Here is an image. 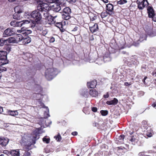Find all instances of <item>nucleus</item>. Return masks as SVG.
<instances>
[{"label":"nucleus","mask_w":156,"mask_h":156,"mask_svg":"<svg viewBox=\"0 0 156 156\" xmlns=\"http://www.w3.org/2000/svg\"><path fill=\"white\" fill-rule=\"evenodd\" d=\"M10 153L12 156H20L19 149L11 150L10 152Z\"/></svg>","instance_id":"22"},{"label":"nucleus","mask_w":156,"mask_h":156,"mask_svg":"<svg viewBox=\"0 0 156 156\" xmlns=\"http://www.w3.org/2000/svg\"><path fill=\"white\" fill-rule=\"evenodd\" d=\"M55 41V38L54 37H52L51 38H50L49 40V42L50 43H53V42H54Z\"/></svg>","instance_id":"48"},{"label":"nucleus","mask_w":156,"mask_h":156,"mask_svg":"<svg viewBox=\"0 0 156 156\" xmlns=\"http://www.w3.org/2000/svg\"><path fill=\"white\" fill-rule=\"evenodd\" d=\"M93 126L95 127H98V128H100L98 127L99 124L97 122H94V123H93Z\"/></svg>","instance_id":"49"},{"label":"nucleus","mask_w":156,"mask_h":156,"mask_svg":"<svg viewBox=\"0 0 156 156\" xmlns=\"http://www.w3.org/2000/svg\"><path fill=\"white\" fill-rule=\"evenodd\" d=\"M15 32L10 28H7L5 30L4 32V34L8 36H11L14 34Z\"/></svg>","instance_id":"17"},{"label":"nucleus","mask_w":156,"mask_h":156,"mask_svg":"<svg viewBox=\"0 0 156 156\" xmlns=\"http://www.w3.org/2000/svg\"><path fill=\"white\" fill-rule=\"evenodd\" d=\"M147 78V76H145L144 79L143 80V83L145 84V80H146Z\"/></svg>","instance_id":"61"},{"label":"nucleus","mask_w":156,"mask_h":156,"mask_svg":"<svg viewBox=\"0 0 156 156\" xmlns=\"http://www.w3.org/2000/svg\"><path fill=\"white\" fill-rule=\"evenodd\" d=\"M147 13L148 17L149 18H153L154 16L155 12L152 6H148L147 8Z\"/></svg>","instance_id":"11"},{"label":"nucleus","mask_w":156,"mask_h":156,"mask_svg":"<svg viewBox=\"0 0 156 156\" xmlns=\"http://www.w3.org/2000/svg\"><path fill=\"white\" fill-rule=\"evenodd\" d=\"M30 153L28 151H26L24 153L23 156H30Z\"/></svg>","instance_id":"43"},{"label":"nucleus","mask_w":156,"mask_h":156,"mask_svg":"<svg viewBox=\"0 0 156 156\" xmlns=\"http://www.w3.org/2000/svg\"><path fill=\"white\" fill-rule=\"evenodd\" d=\"M30 22L28 20H25L20 22H17L16 20H14L10 22V24L11 26L13 27H21L23 24H28Z\"/></svg>","instance_id":"6"},{"label":"nucleus","mask_w":156,"mask_h":156,"mask_svg":"<svg viewBox=\"0 0 156 156\" xmlns=\"http://www.w3.org/2000/svg\"><path fill=\"white\" fill-rule=\"evenodd\" d=\"M125 138V136L124 135L121 134L119 136L118 141L121 144H123Z\"/></svg>","instance_id":"30"},{"label":"nucleus","mask_w":156,"mask_h":156,"mask_svg":"<svg viewBox=\"0 0 156 156\" xmlns=\"http://www.w3.org/2000/svg\"><path fill=\"white\" fill-rule=\"evenodd\" d=\"M6 41V39L4 38H1L0 39V46H3L4 44H7Z\"/></svg>","instance_id":"33"},{"label":"nucleus","mask_w":156,"mask_h":156,"mask_svg":"<svg viewBox=\"0 0 156 156\" xmlns=\"http://www.w3.org/2000/svg\"><path fill=\"white\" fill-rule=\"evenodd\" d=\"M32 31L31 30H28L27 28H25L23 30V33L22 34L23 35H25V36H27L30 34L31 33Z\"/></svg>","instance_id":"28"},{"label":"nucleus","mask_w":156,"mask_h":156,"mask_svg":"<svg viewBox=\"0 0 156 156\" xmlns=\"http://www.w3.org/2000/svg\"><path fill=\"white\" fill-rule=\"evenodd\" d=\"M7 54L6 51H0V66L8 63L9 61L7 59Z\"/></svg>","instance_id":"4"},{"label":"nucleus","mask_w":156,"mask_h":156,"mask_svg":"<svg viewBox=\"0 0 156 156\" xmlns=\"http://www.w3.org/2000/svg\"><path fill=\"white\" fill-rule=\"evenodd\" d=\"M133 132H132L130 133V135L128 137V139L130 144L134 145L137 142L138 140L136 139V136L133 134Z\"/></svg>","instance_id":"7"},{"label":"nucleus","mask_w":156,"mask_h":156,"mask_svg":"<svg viewBox=\"0 0 156 156\" xmlns=\"http://www.w3.org/2000/svg\"><path fill=\"white\" fill-rule=\"evenodd\" d=\"M118 101L117 99L114 98L113 100L107 101L106 103L109 105H115L117 104Z\"/></svg>","instance_id":"19"},{"label":"nucleus","mask_w":156,"mask_h":156,"mask_svg":"<svg viewBox=\"0 0 156 156\" xmlns=\"http://www.w3.org/2000/svg\"><path fill=\"white\" fill-rule=\"evenodd\" d=\"M47 33V32L46 30H43L42 31L41 34L43 35L44 36H45Z\"/></svg>","instance_id":"52"},{"label":"nucleus","mask_w":156,"mask_h":156,"mask_svg":"<svg viewBox=\"0 0 156 156\" xmlns=\"http://www.w3.org/2000/svg\"><path fill=\"white\" fill-rule=\"evenodd\" d=\"M24 29V27H22L20 30H17V31L18 33H23Z\"/></svg>","instance_id":"46"},{"label":"nucleus","mask_w":156,"mask_h":156,"mask_svg":"<svg viewBox=\"0 0 156 156\" xmlns=\"http://www.w3.org/2000/svg\"><path fill=\"white\" fill-rule=\"evenodd\" d=\"M43 141L44 142H45L47 144L49 143L50 141L49 138H47L45 137L43 138Z\"/></svg>","instance_id":"38"},{"label":"nucleus","mask_w":156,"mask_h":156,"mask_svg":"<svg viewBox=\"0 0 156 156\" xmlns=\"http://www.w3.org/2000/svg\"><path fill=\"white\" fill-rule=\"evenodd\" d=\"M66 1L70 4H73L75 3L76 0H66Z\"/></svg>","instance_id":"45"},{"label":"nucleus","mask_w":156,"mask_h":156,"mask_svg":"<svg viewBox=\"0 0 156 156\" xmlns=\"http://www.w3.org/2000/svg\"><path fill=\"white\" fill-rule=\"evenodd\" d=\"M152 74L153 75V76L156 77V71H154L152 72Z\"/></svg>","instance_id":"59"},{"label":"nucleus","mask_w":156,"mask_h":156,"mask_svg":"<svg viewBox=\"0 0 156 156\" xmlns=\"http://www.w3.org/2000/svg\"><path fill=\"white\" fill-rule=\"evenodd\" d=\"M100 113L102 116H105L108 114V111L106 110H101L100 111Z\"/></svg>","instance_id":"37"},{"label":"nucleus","mask_w":156,"mask_h":156,"mask_svg":"<svg viewBox=\"0 0 156 156\" xmlns=\"http://www.w3.org/2000/svg\"><path fill=\"white\" fill-rule=\"evenodd\" d=\"M89 26V29L90 31L93 33L98 31L99 27L97 23H95L93 25Z\"/></svg>","instance_id":"13"},{"label":"nucleus","mask_w":156,"mask_h":156,"mask_svg":"<svg viewBox=\"0 0 156 156\" xmlns=\"http://www.w3.org/2000/svg\"><path fill=\"white\" fill-rule=\"evenodd\" d=\"M31 41V39L28 36H27L25 37H23L22 43L24 44H26L29 43Z\"/></svg>","instance_id":"20"},{"label":"nucleus","mask_w":156,"mask_h":156,"mask_svg":"<svg viewBox=\"0 0 156 156\" xmlns=\"http://www.w3.org/2000/svg\"><path fill=\"white\" fill-rule=\"evenodd\" d=\"M102 0L105 3H107L108 2V0Z\"/></svg>","instance_id":"62"},{"label":"nucleus","mask_w":156,"mask_h":156,"mask_svg":"<svg viewBox=\"0 0 156 156\" xmlns=\"http://www.w3.org/2000/svg\"><path fill=\"white\" fill-rule=\"evenodd\" d=\"M34 97L35 98V99L38 100V102L41 104V105H44V104L42 102V101L41 99H39L40 98V96L41 95L40 94L38 93H34Z\"/></svg>","instance_id":"21"},{"label":"nucleus","mask_w":156,"mask_h":156,"mask_svg":"<svg viewBox=\"0 0 156 156\" xmlns=\"http://www.w3.org/2000/svg\"><path fill=\"white\" fill-rule=\"evenodd\" d=\"M20 13H15L13 15V18L14 19L19 20L20 19L21 16H20Z\"/></svg>","instance_id":"32"},{"label":"nucleus","mask_w":156,"mask_h":156,"mask_svg":"<svg viewBox=\"0 0 156 156\" xmlns=\"http://www.w3.org/2000/svg\"><path fill=\"white\" fill-rule=\"evenodd\" d=\"M23 38V37L22 34H17L15 38L16 42H18L20 41H22Z\"/></svg>","instance_id":"26"},{"label":"nucleus","mask_w":156,"mask_h":156,"mask_svg":"<svg viewBox=\"0 0 156 156\" xmlns=\"http://www.w3.org/2000/svg\"><path fill=\"white\" fill-rule=\"evenodd\" d=\"M9 140L6 137L0 136V145L3 147H5L8 144Z\"/></svg>","instance_id":"8"},{"label":"nucleus","mask_w":156,"mask_h":156,"mask_svg":"<svg viewBox=\"0 0 156 156\" xmlns=\"http://www.w3.org/2000/svg\"><path fill=\"white\" fill-rule=\"evenodd\" d=\"M70 13H63L62 14V17L63 19L66 20H69L71 18V16L70 15Z\"/></svg>","instance_id":"24"},{"label":"nucleus","mask_w":156,"mask_h":156,"mask_svg":"<svg viewBox=\"0 0 156 156\" xmlns=\"http://www.w3.org/2000/svg\"><path fill=\"white\" fill-rule=\"evenodd\" d=\"M9 114L12 116H15L18 115V112L16 111H9Z\"/></svg>","instance_id":"35"},{"label":"nucleus","mask_w":156,"mask_h":156,"mask_svg":"<svg viewBox=\"0 0 156 156\" xmlns=\"http://www.w3.org/2000/svg\"><path fill=\"white\" fill-rule=\"evenodd\" d=\"M92 111L94 112H97V108L96 107H93L91 108Z\"/></svg>","instance_id":"47"},{"label":"nucleus","mask_w":156,"mask_h":156,"mask_svg":"<svg viewBox=\"0 0 156 156\" xmlns=\"http://www.w3.org/2000/svg\"><path fill=\"white\" fill-rule=\"evenodd\" d=\"M3 112V108L0 106V113H2Z\"/></svg>","instance_id":"60"},{"label":"nucleus","mask_w":156,"mask_h":156,"mask_svg":"<svg viewBox=\"0 0 156 156\" xmlns=\"http://www.w3.org/2000/svg\"><path fill=\"white\" fill-rule=\"evenodd\" d=\"M40 12L37 9L33 11L30 14L31 17L34 19L35 21L37 23H41L42 19V16Z\"/></svg>","instance_id":"3"},{"label":"nucleus","mask_w":156,"mask_h":156,"mask_svg":"<svg viewBox=\"0 0 156 156\" xmlns=\"http://www.w3.org/2000/svg\"><path fill=\"white\" fill-rule=\"evenodd\" d=\"M41 129L40 128H36L33 133V138L35 140H37L39 138L40 131Z\"/></svg>","instance_id":"15"},{"label":"nucleus","mask_w":156,"mask_h":156,"mask_svg":"<svg viewBox=\"0 0 156 156\" xmlns=\"http://www.w3.org/2000/svg\"><path fill=\"white\" fill-rule=\"evenodd\" d=\"M63 13H71V9L68 7H66L62 10Z\"/></svg>","instance_id":"31"},{"label":"nucleus","mask_w":156,"mask_h":156,"mask_svg":"<svg viewBox=\"0 0 156 156\" xmlns=\"http://www.w3.org/2000/svg\"><path fill=\"white\" fill-rule=\"evenodd\" d=\"M15 13H20L22 12V9L20 6L18 5L15 7L14 8Z\"/></svg>","instance_id":"27"},{"label":"nucleus","mask_w":156,"mask_h":156,"mask_svg":"<svg viewBox=\"0 0 156 156\" xmlns=\"http://www.w3.org/2000/svg\"><path fill=\"white\" fill-rule=\"evenodd\" d=\"M22 144L23 145V149L25 152L28 151L31 149V144L28 140L25 141V142H23V140H22Z\"/></svg>","instance_id":"9"},{"label":"nucleus","mask_w":156,"mask_h":156,"mask_svg":"<svg viewBox=\"0 0 156 156\" xmlns=\"http://www.w3.org/2000/svg\"><path fill=\"white\" fill-rule=\"evenodd\" d=\"M124 85L125 86H129L131 85V84L129 83L128 82H126L124 83Z\"/></svg>","instance_id":"54"},{"label":"nucleus","mask_w":156,"mask_h":156,"mask_svg":"<svg viewBox=\"0 0 156 156\" xmlns=\"http://www.w3.org/2000/svg\"><path fill=\"white\" fill-rule=\"evenodd\" d=\"M147 131L145 132L144 134L146 135L148 137H151L153 135V131L152 130L151 128H147L146 129Z\"/></svg>","instance_id":"25"},{"label":"nucleus","mask_w":156,"mask_h":156,"mask_svg":"<svg viewBox=\"0 0 156 156\" xmlns=\"http://www.w3.org/2000/svg\"><path fill=\"white\" fill-rule=\"evenodd\" d=\"M148 34L150 36H156V34L154 32V31H152L151 32H149L148 33Z\"/></svg>","instance_id":"41"},{"label":"nucleus","mask_w":156,"mask_h":156,"mask_svg":"<svg viewBox=\"0 0 156 156\" xmlns=\"http://www.w3.org/2000/svg\"><path fill=\"white\" fill-rule=\"evenodd\" d=\"M152 106L156 109V102L153 103L152 105Z\"/></svg>","instance_id":"58"},{"label":"nucleus","mask_w":156,"mask_h":156,"mask_svg":"<svg viewBox=\"0 0 156 156\" xmlns=\"http://www.w3.org/2000/svg\"><path fill=\"white\" fill-rule=\"evenodd\" d=\"M5 49L9 52L11 50V48L7 46L6 47Z\"/></svg>","instance_id":"56"},{"label":"nucleus","mask_w":156,"mask_h":156,"mask_svg":"<svg viewBox=\"0 0 156 156\" xmlns=\"http://www.w3.org/2000/svg\"><path fill=\"white\" fill-rule=\"evenodd\" d=\"M0 66V74L3 71H6L7 70L6 68Z\"/></svg>","instance_id":"39"},{"label":"nucleus","mask_w":156,"mask_h":156,"mask_svg":"<svg viewBox=\"0 0 156 156\" xmlns=\"http://www.w3.org/2000/svg\"><path fill=\"white\" fill-rule=\"evenodd\" d=\"M152 18V20L156 22V14H155L154 16H153V18Z\"/></svg>","instance_id":"53"},{"label":"nucleus","mask_w":156,"mask_h":156,"mask_svg":"<svg viewBox=\"0 0 156 156\" xmlns=\"http://www.w3.org/2000/svg\"><path fill=\"white\" fill-rule=\"evenodd\" d=\"M43 0H36L37 2H39L37 6V9L41 12H47L50 9V7L48 4L46 3H43Z\"/></svg>","instance_id":"2"},{"label":"nucleus","mask_w":156,"mask_h":156,"mask_svg":"<svg viewBox=\"0 0 156 156\" xmlns=\"http://www.w3.org/2000/svg\"><path fill=\"white\" fill-rule=\"evenodd\" d=\"M54 138L58 142H60L62 139V137L60 134L58 133L57 136H55L54 137Z\"/></svg>","instance_id":"34"},{"label":"nucleus","mask_w":156,"mask_h":156,"mask_svg":"<svg viewBox=\"0 0 156 156\" xmlns=\"http://www.w3.org/2000/svg\"><path fill=\"white\" fill-rule=\"evenodd\" d=\"M61 7L60 5L55 4L53 5L50 9H52L54 11L57 12H58L61 9Z\"/></svg>","instance_id":"18"},{"label":"nucleus","mask_w":156,"mask_h":156,"mask_svg":"<svg viewBox=\"0 0 156 156\" xmlns=\"http://www.w3.org/2000/svg\"><path fill=\"white\" fill-rule=\"evenodd\" d=\"M127 2V1L126 0H120L117 2V4L120 5H122Z\"/></svg>","instance_id":"36"},{"label":"nucleus","mask_w":156,"mask_h":156,"mask_svg":"<svg viewBox=\"0 0 156 156\" xmlns=\"http://www.w3.org/2000/svg\"><path fill=\"white\" fill-rule=\"evenodd\" d=\"M94 20H95V19L94 18V17H93L92 18L90 19V21H93Z\"/></svg>","instance_id":"63"},{"label":"nucleus","mask_w":156,"mask_h":156,"mask_svg":"<svg viewBox=\"0 0 156 156\" xmlns=\"http://www.w3.org/2000/svg\"><path fill=\"white\" fill-rule=\"evenodd\" d=\"M136 3L137 8L140 10L143 9L146 6L147 7L149 5L147 0H137Z\"/></svg>","instance_id":"5"},{"label":"nucleus","mask_w":156,"mask_h":156,"mask_svg":"<svg viewBox=\"0 0 156 156\" xmlns=\"http://www.w3.org/2000/svg\"><path fill=\"white\" fill-rule=\"evenodd\" d=\"M146 65H144L142 66L141 67V69L143 72H145L146 69Z\"/></svg>","instance_id":"40"},{"label":"nucleus","mask_w":156,"mask_h":156,"mask_svg":"<svg viewBox=\"0 0 156 156\" xmlns=\"http://www.w3.org/2000/svg\"><path fill=\"white\" fill-rule=\"evenodd\" d=\"M77 134L78 133L76 131L73 132L72 133V134L74 136L77 135Z\"/></svg>","instance_id":"55"},{"label":"nucleus","mask_w":156,"mask_h":156,"mask_svg":"<svg viewBox=\"0 0 156 156\" xmlns=\"http://www.w3.org/2000/svg\"><path fill=\"white\" fill-rule=\"evenodd\" d=\"M117 150L118 151L119 150H123L124 149H125V148L123 147H117Z\"/></svg>","instance_id":"50"},{"label":"nucleus","mask_w":156,"mask_h":156,"mask_svg":"<svg viewBox=\"0 0 156 156\" xmlns=\"http://www.w3.org/2000/svg\"><path fill=\"white\" fill-rule=\"evenodd\" d=\"M106 10L108 11V13L109 15H112L113 13L114 6L110 3H109L106 5Z\"/></svg>","instance_id":"12"},{"label":"nucleus","mask_w":156,"mask_h":156,"mask_svg":"<svg viewBox=\"0 0 156 156\" xmlns=\"http://www.w3.org/2000/svg\"><path fill=\"white\" fill-rule=\"evenodd\" d=\"M109 97V95L108 93V92L106 94H104L103 95V97L104 98H108Z\"/></svg>","instance_id":"51"},{"label":"nucleus","mask_w":156,"mask_h":156,"mask_svg":"<svg viewBox=\"0 0 156 156\" xmlns=\"http://www.w3.org/2000/svg\"><path fill=\"white\" fill-rule=\"evenodd\" d=\"M78 27L77 26H76L72 30L73 31H77L78 29Z\"/></svg>","instance_id":"57"},{"label":"nucleus","mask_w":156,"mask_h":156,"mask_svg":"<svg viewBox=\"0 0 156 156\" xmlns=\"http://www.w3.org/2000/svg\"><path fill=\"white\" fill-rule=\"evenodd\" d=\"M144 91H140L139 92L138 96L139 97H141L143 96L144 95Z\"/></svg>","instance_id":"42"},{"label":"nucleus","mask_w":156,"mask_h":156,"mask_svg":"<svg viewBox=\"0 0 156 156\" xmlns=\"http://www.w3.org/2000/svg\"><path fill=\"white\" fill-rule=\"evenodd\" d=\"M16 0H9V1L10 2H14V1H15Z\"/></svg>","instance_id":"64"},{"label":"nucleus","mask_w":156,"mask_h":156,"mask_svg":"<svg viewBox=\"0 0 156 156\" xmlns=\"http://www.w3.org/2000/svg\"><path fill=\"white\" fill-rule=\"evenodd\" d=\"M46 17V22L49 24H51L55 23V19L56 18L57 16H53L51 15H49L47 14Z\"/></svg>","instance_id":"10"},{"label":"nucleus","mask_w":156,"mask_h":156,"mask_svg":"<svg viewBox=\"0 0 156 156\" xmlns=\"http://www.w3.org/2000/svg\"><path fill=\"white\" fill-rule=\"evenodd\" d=\"M66 24V22L65 21H62L60 22H57L55 24V26L59 28L62 32H63L64 29V26Z\"/></svg>","instance_id":"14"},{"label":"nucleus","mask_w":156,"mask_h":156,"mask_svg":"<svg viewBox=\"0 0 156 156\" xmlns=\"http://www.w3.org/2000/svg\"><path fill=\"white\" fill-rule=\"evenodd\" d=\"M103 59L104 61H106L108 60H106V58H107L108 59V60H110V57H109V55L107 57L105 56V55L104 56H103Z\"/></svg>","instance_id":"44"},{"label":"nucleus","mask_w":156,"mask_h":156,"mask_svg":"<svg viewBox=\"0 0 156 156\" xmlns=\"http://www.w3.org/2000/svg\"><path fill=\"white\" fill-rule=\"evenodd\" d=\"M6 40L7 41V44H8L9 43L16 42L15 38L13 37H10L8 39H6Z\"/></svg>","instance_id":"29"},{"label":"nucleus","mask_w":156,"mask_h":156,"mask_svg":"<svg viewBox=\"0 0 156 156\" xmlns=\"http://www.w3.org/2000/svg\"><path fill=\"white\" fill-rule=\"evenodd\" d=\"M97 85V81L94 80L90 82L87 83V87L89 88H94Z\"/></svg>","instance_id":"16"},{"label":"nucleus","mask_w":156,"mask_h":156,"mask_svg":"<svg viewBox=\"0 0 156 156\" xmlns=\"http://www.w3.org/2000/svg\"><path fill=\"white\" fill-rule=\"evenodd\" d=\"M57 75L56 69L54 68H49L46 70L45 76L48 80H51Z\"/></svg>","instance_id":"1"},{"label":"nucleus","mask_w":156,"mask_h":156,"mask_svg":"<svg viewBox=\"0 0 156 156\" xmlns=\"http://www.w3.org/2000/svg\"><path fill=\"white\" fill-rule=\"evenodd\" d=\"M89 93L90 95L93 97H96L98 95V92L94 89L90 90Z\"/></svg>","instance_id":"23"}]
</instances>
